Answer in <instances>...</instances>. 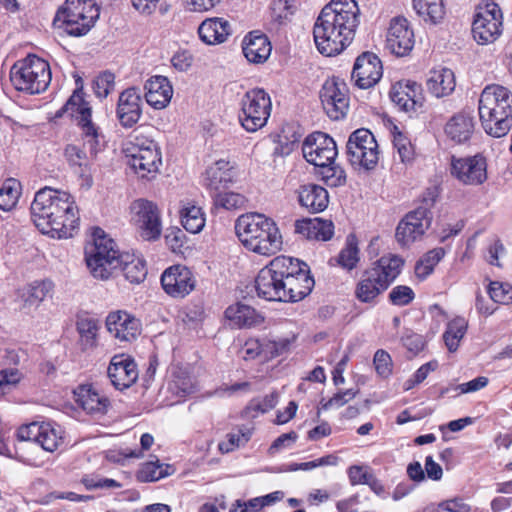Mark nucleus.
Returning a JSON list of instances; mask_svg holds the SVG:
<instances>
[{"instance_id": "nucleus-31", "label": "nucleus", "mask_w": 512, "mask_h": 512, "mask_svg": "<svg viewBox=\"0 0 512 512\" xmlns=\"http://www.w3.org/2000/svg\"><path fill=\"white\" fill-rule=\"evenodd\" d=\"M300 205L312 213L324 211L329 203V195L320 185L309 183L297 190Z\"/></svg>"}, {"instance_id": "nucleus-21", "label": "nucleus", "mask_w": 512, "mask_h": 512, "mask_svg": "<svg viewBox=\"0 0 512 512\" xmlns=\"http://www.w3.org/2000/svg\"><path fill=\"white\" fill-rule=\"evenodd\" d=\"M414 32L404 17H395L390 21L386 33L385 47L396 56H406L414 47Z\"/></svg>"}, {"instance_id": "nucleus-62", "label": "nucleus", "mask_w": 512, "mask_h": 512, "mask_svg": "<svg viewBox=\"0 0 512 512\" xmlns=\"http://www.w3.org/2000/svg\"><path fill=\"white\" fill-rule=\"evenodd\" d=\"M394 147L402 163H407L412 159L413 149L410 142L401 134L394 137Z\"/></svg>"}, {"instance_id": "nucleus-33", "label": "nucleus", "mask_w": 512, "mask_h": 512, "mask_svg": "<svg viewBox=\"0 0 512 512\" xmlns=\"http://www.w3.org/2000/svg\"><path fill=\"white\" fill-rule=\"evenodd\" d=\"M445 134L455 143L468 141L474 132V119L469 113L459 112L453 115L445 125Z\"/></svg>"}, {"instance_id": "nucleus-46", "label": "nucleus", "mask_w": 512, "mask_h": 512, "mask_svg": "<svg viewBox=\"0 0 512 512\" xmlns=\"http://www.w3.org/2000/svg\"><path fill=\"white\" fill-rule=\"evenodd\" d=\"M174 473L173 466L169 464L160 463L159 460L150 461L143 464L140 472L139 478L143 481H158L166 476H169Z\"/></svg>"}, {"instance_id": "nucleus-58", "label": "nucleus", "mask_w": 512, "mask_h": 512, "mask_svg": "<svg viewBox=\"0 0 512 512\" xmlns=\"http://www.w3.org/2000/svg\"><path fill=\"white\" fill-rule=\"evenodd\" d=\"M374 366L381 377H388L392 372L391 356L384 350H377L374 355Z\"/></svg>"}, {"instance_id": "nucleus-16", "label": "nucleus", "mask_w": 512, "mask_h": 512, "mask_svg": "<svg viewBox=\"0 0 512 512\" xmlns=\"http://www.w3.org/2000/svg\"><path fill=\"white\" fill-rule=\"evenodd\" d=\"M320 99L332 120H339L346 115L349 107L348 88L342 79L326 80L320 91Z\"/></svg>"}, {"instance_id": "nucleus-63", "label": "nucleus", "mask_w": 512, "mask_h": 512, "mask_svg": "<svg viewBox=\"0 0 512 512\" xmlns=\"http://www.w3.org/2000/svg\"><path fill=\"white\" fill-rule=\"evenodd\" d=\"M297 438H298V435L294 431L280 435L271 444V446L269 448V453L271 455H274L277 452H279L280 450H282L283 448L291 446L297 440Z\"/></svg>"}, {"instance_id": "nucleus-4", "label": "nucleus", "mask_w": 512, "mask_h": 512, "mask_svg": "<svg viewBox=\"0 0 512 512\" xmlns=\"http://www.w3.org/2000/svg\"><path fill=\"white\" fill-rule=\"evenodd\" d=\"M481 127L491 137L501 138L512 128V92L501 85L486 86L479 98Z\"/></svg>"}, {"instance_id": "nucleus-32", "label": "nucleus", "mask_w": 512, "mask_h": 512, "mask_svg": "<svg viewBox=\"0 0 512 512\" xmlns=\"http://www.w3.org/2000/svg\"><path fill=\"white\" fill-rule=\"evenodd\" d=\"M333 223L320 218L302 219L295 222V233L308 240L327 241L334 234Z\"/></svg>"}, {"instance_id": "nucleus-13", "label": "nucleus", "mask_w": 512, "mask_h": 512, "mask_svg": "<svg viewBox=\"0 0 512 512\" xmlns=\"http://www.w3.org/2000/svg\"><path fill=\"white\" fill-rule=\"evenodd\" d=\"M19 442L39 445L47 452H54L64 444V430L54 422H32L22 425L16 432Z\"/></svg>"}, {"instance_id": "nucleus-11", "label": "nucleus", "mask_w": 512, "mask_h": 512, "mask_svg": "<svg viewBox=\"0 0 512 512\" xmlns=\"http://www.w3.org/2000/svg\"><path fill=\"white\" fill-rule=\"evenodd\" d=\"M347 156L350 164L365 170H373L379 161L378 143L368 129H357L347 141Z\"/></svg>"}, {"instance_id": "nucleus-10", "label": "nucleus", "mask_w": 512, "mask_h": 512, "mask_svg": "<svg viewBox=\"0 0 512 512\" xmlns=\"http://www.w3.org/2000/svg\"><path fill=\"white\" fill-rule=\"evenodd\" d=\"M272 109L271 98L263 89L247 91L240 101L239 120L248 132L264 127Z\"/></svg>"}, {"instance_id": "nucleus-60", "label": "nucleus", "mask_w": 512, "mask_h": 512, "mask_svg": "<svg viewBox=\"0 0 512 512\" xmlns=\"http://www.w3.org/2000/svg\"><path fill=\"white\" fill-rule=\"evenodd\" d=\"M349 481L351 485H365L369 480L372 472L364 466L361 465H352L347 470Z\"/></svg>"}, {"instance_id": "nucleus-27", "label": "nucleus", "mask_w": 512, "mask_h": 512, "mask_svg": "<svg viewBox=\"0 0 512 512\" xmlns=\"http://www.w3.org/2000/svg\"><path fill=\"white\" fill-rule=\"evenodd\" d=\"M108 377L118 390L129 388L138 378L137 365L129 356L115 355L107 370Z\"/></svg>"}, {"instance_id": "nucleus-40", "label": "nucleus", "mask_w": 512, "mask_h": 512, "mask_svg": "<svg viewBox=\"0 0 512 512\" xmlns=\"http://www.w3.org/2000/svg\"><path fill=\"white\" fill-rule=\"evenodd\" d=\"M124 277L131 283L142 282L147 274L144 261L135 255L121 254V265L118 268Z\"/></svg>"}, {"instance_id": "nucleus-44", "label": "nucleus", "mask_w": 512, "mask_h": 512, "mask_svg": "<svg viewBox=\"0 0 512 512\" xmlns=\"http://www.w3.org/2000/svg\"><path fill=\"white\" fill-rule=\"evenodd\" d=\"M271 23L276 27L286 25L296 11L295 0H274L271 4Z\"/></svg>"}, {"instance_id": "nucleus-2", "label": "nucleus", "mask_w": 512, "mask_h": 512, "mask_svg": "<svg viewBox=\"0 0 512 512\" xmlns=\"http://www.w3.org/2000/svg\"><path fill=\"white\" fill-rule=\"evenodd\" d=\"M31 218L37 229L52 238L67 239L79 226V212L68 192L44 187L31 203Z\"/></svg>"}, {"instance_id": "nucleus-1", "label": "nucleus", "mask_w": 512, "mask_h": 512, "mask_svg": "<svg viewBox=\"0 0 512 512\" xmlns=\"http://www.w3.org/2000/svg\"><path fill=\"white\" fill-rule=\"evenodd\" d=\"M359 22L360 9L355 0H331L314 23L318 51L326 56L341 53L353 41Z\"/></svg>"}, {"instance_id": "nucleus-35", "label": "nucleus", "mask_w": 512, "mask_h": 512, "mask_svg": "<svg viewBox=\"0 0 512 512\" xmlns=\"http://www.w3.org/2000/svg\"><path fill=\"white\" fill-rule=\"evenodd\" d=\"M243 53L252 63H263L271 54V44L265 35L250 33L244 38Z\"/></svg>"}, {"instance_id": "nucleus-8", "label": "nucleus", "mask_w": 512, "mask_h": 512, "mask_svg": "<svg viewBox=\"0 0 512 512\" xmlns=\"http://www.w3.org/2000/svg\"><path fill=\"white\" fill-rule=\"evenodd\" d=\"M14 88L28 94L44 92L51 82L49 63L36 55L17 61L10 70Z\"/></svg>"}, {"instance_id": "nucleus-15", "label": "nucleus", "mask_w": 512, "mask_h": 512, "mask_svg": "<svg viewBox=\"0 0 512 512\" xmlns=\"http://www.w3.org/2000/svg\"><path fill=\"white\" fill-rule=\"evenodd\" d=\"M502 12L495 3L486 4L477 12L472 25L475 41L480 45L493 43L502 34Z\"/></svg>"}, {"instance_id": "nucleus-22", "label": "nucleus", "mask_w": 512, "mask_h": 512, "mask_svg": "<svg viewBox=\"0 0 512 512\" xmlns=\"http://www.w3.org/2000/svg\"><path fill=\"white\" fill-rule=\"evenodd\" d=\"M487 165L484 157L451 159V174L464 185H480L487 179Z\"/></svg>"}, {"instance_id": "nucleus-39", "label": "nucleus", "mask_w": 512, "mask_h": 512, "mask_svg": "<svg viewBox=\"0 0 512 512\" xmlns=\"http://www.w3.org/2000/svg\"><path fill=\"white\" fill-rule=\"evenodd\" d=\"M78 404L88 413H104L109 401L90 387H81L75 393Z\"/></svg>"}, {"instance_id": "nucleus-48", "label": "nucleus", "mask_w": 512, "mask_h": 512, "mask_svg": "<svg viewBox=\"0 0 512 512\" xmlns=\"http://www.w3.org/2000/svg\"><path fill=\"white\" fill-rule=\"evenodd\" d=\"M360 260L359 249L353 236L347 238L346 246L340 251L335 261L344 269L352 270Z\"/></svg>"}, {"instance_id": "nucleus-18", "label": "nucleus", "mask_w": 512, "mask_h": 512, "mask_svg": "<svg viewBox=\"0 0 512 512\" xmlns=\"http://www.w3.org/2000/svg\"><path fill=\"white\" fill-rule=\"evenodd\" d=\"M302 152L307 162L317 167L332 163L337 156V147L332 137L318 131L306 137Z\"/></svg>"}, {"instance_id": "nucleus-53", "label": "nucleus", "mask_w": 512, "mask_h": 512, "mask_svg": "<svg viewBox=\"0 0 512 512\" xmlns=\"http://www.w3.org/2000/svg\"><path fill=\"white\" fill-rule=\"evenodd\" d=\"M152 148H160L158 144L141 130H135L131 137L126 154L143 153Z\"/></svg>"}, {"instance_id": "nucleus-45", "label": "nucleus", "mask_w": 512, "mask_h": 512, "mask_svg": "<svg viewBox=\"0 0 512 512\" xmlns=\"http://www.w3.org/2000/svg\"><path fill=\"white\" fill-rule=\"evenodd\" d=\"M54 284L50 280L35 281L30 284L26 290L25 305L37 306L46 297L51 296L53 293Z\"/></svg>"}, {"instance_id": "nucleus-49", "label": "nucleus", "mask_w": 512, "mask_h": 512, "mask_svg": "<svg viewBox=\"0 0 512 512\" xmlns=\"http://www.w3.org/2000/svg\"><path fill=\"white\" fill-rule=\"evenodd\" d=\"M216 207L226 210H237L245 207L247 199L243 194L237 192H218L213 196Z\"/></svg>"}, {"instance_id": "nucleus-26", "label": "nucleus", "mask_w": 512, "mask_h": 512, "mask_svg": "<svg viewBox=\"0 0 512 512\" xmlns=\"http://www.w3.org/2000/svg\"><path fill=\"white\" fill-rule=\"evenodd\" d=\"M390 98L405 112L416 111L424 102L421 85L409 80L395 83L390 90Z\"/></svg>"}, {"instance_id": "nucleus-25", "label": "nucleus", "mask_w": 512, "mask_h": 512, "mask_svg": "<svg viewBox=\"0 0 512 512\" xmlns=\"http://www.w3.org/2000/svg\"><path fill=\"white\" fill-rule=\"evenodd\" d=\"M106 326L111 335L120 342H132L141 333V323L132 314L118 310L109 313Z\"/></svg>"}, {"instance_id": "nucleus-6", "label": "nucleus", "mask_w": 512, "mask_h": 512, "mask_svg": "<svg viewBox=\"0 0 512 512\" xmlns=\"http://www.w3.org/2000/svg\"><path fill=\"white\" fill-rule=\"evenodd\" d=\"M403 260L397 255L382 256L366 269L357 283L355 295L363 303H372L399 276Z\"/></svg>"}, {"instance_id": "nucleus-28", "label": "nucleus", "mask_w": 512, "mask_h": 512, "mask_svg": "<svg viewBox=\"0 0 512 512\" xmlns=\"http://www.w3.org/2000/svg\"><path fill=\"white\" fill-rule=\"evenodd\" d=\"M146 102L154 109L161 110L168 106L173 96V87L165 76L150 77L144 86Z\"/></svg>"}, {"instance_id": "nucleus-52", "label": "nucleus", "mask_w": 512, "mask_h": 512, "mask_svg": "<svg viewBox=\"0 0 512 512\" xmlns=\"http://www.w3.org/2000/svg\"><path fill=\"white\" fill-rule=\"evenodd\" d=\"M77 329L84 349L94 347L98 332L96 321L91 319H82L77 323Z\"/></svg>"}, {"instance_id": "nucleus-37", "label": "nucleus", "mask_w": 512, "mask_h": 512, "mask_svg": "<svg viewBox=\"0 0 512 512\" xmlns=\"http://www.w3.org/2000/svg\"><path fill=\"white\" fill-rule=\"evenodd\" d=\"M233 177L234 171L230 163L225 160H219L207 168L204 184L208 189L218 191L232 182Z\"/></svg>"}, {"instance_id": "nucleus-51", "label": "nucleus", "mask_w": 512, "mask_h": 512, "mask_svg": "<svg viewBox=\"0 0 512 512\" xmlns=\"http://www.w3.org/2000/svg\"><path fill=\"white\" fill-rule=\"evenodd\" d=\"M324 182L332 187H337L342 185L345 182V172L344 170L335 164V160L330 164H324L323 166H318Z\"/></svg>"}, {"instance_id": "nucleus-24", "label": "nucleus", "mask_w": 512, "mask_h": 512, "mask_svg": "<svg viewBox=\"0 0 512 512\" xmlns=\"http://www.w3.org/2000/svg\"><path fill=\"white\" fill-rule=\"evenodd\" d=\"M142 93L137 87L123 90L118 98L116 116L124 128H132L142 116Z\"/></svg>"}, {"instance_id": "nucleus-42", "label": "nucleus", "mask_w": 512, "mask_h": 512, "mask_svg": "<svg viewBox=\"0 0 512 512\" xmlns=\"http://www.w3.org/2000/svg\"><path fill=\"white\" fill-rule=\"evenodd\" d=\"M195 380L185 367L177 366L172 371L171 390L179 395L186 396L195 391Z\"/></svg>"}, {"instance_id": "nucleus-29", "label": "nucleus", "mask_w": 512, "mask_h": 512, "mask_svg": "<svg viewBox=\"0 0 512 512\" xmlns=\"http://www.w3.org/2000/svg\"><path fill=\"white\" fill-rule=\"evenodd\" d=\"M129 166L142 178L154 177L162 164L160 148H150L143 153L126 154Z\"/></svg>"}, {"instance_id": "nucleus-19", "label": "nucleus", "mask_w": 512, "mask_h": 512, "mask_svg": "<svg viewBox=\"0 0 512 512\" xmlns=\"http://www.w3.org/2000/svg\"><path fill=\"white\" fill-rule=\"evenodd\" d=\"M432 213L427 207H417L409 212L398 224L396 239L402 246H409L420 239L430 227Z\"/></svg>"}, {"instance_id": "nucleus-64", "label": "nucleus", "mask_w": 512, "mask_h": 512, "mask_svg": "<svg viewBox=\"0 0 512 512\" xmlns=\"http://www.w3.org/2000/svg\"><path fill=\"white\" fill-rule=\"evenodd\" d=\"M193 62L192 54L187 50L176 52L171 58V63L178 71H187Z\"/></svg>"}, {"instance_id": "nucleus-56", "label": "nucleus", "mask_w": 512, "mask_h": 512, "mask_svg": "<svg viewBox=\"0 0 512 512\" xmlns=\"http://www.w3.org/2000/svg\"><path fill=\"white\" fill-rule=\"evenodd\" d=\"M489 295L496 303L509 304L512 302V286L501 282H491L489 285Z\"/></svg>"}, {"instance_id": "nucleus-43", "label": "nucleus", "mask_w": 512, "mask_h": 512, "mask_svg": "<svg viewBox=\"0 0 512 512\" xmlns=\"http://www.w3.org/2000/svg\"><path fill=\"white\" fill-rule=\"evenodd\" d=\"M467 327L468 323L462 317H456L448 323L443 338L450 352H455L458 349L461 339L466 334Z\"/></svg>"}, {"instance_id": "nucleus-14", "label": "nucleus", "mask_w": 512, "mask_h": 512, "mask_svg": "<svg viewBox=\"0 0 512 512\" xmlns=\"http://www.w3.org/2000/svg\"><path fill=\"white\" fill-rule=\"evenodd\" d=\"M286 256H278L263 267L255 279L257 295L268 301H280L285 295V284L283 273L286 269Z\"/></svg>"}, {"instance_id": "nucleus-23", "label": "nucleus", "mask_w": 512, "mask_h": 512, "mask_svg": "<svg viewBox=\"0 0 512 512\" xmlns=\"http://www.w3.org/2000/svg\"><path fill=\"white\" fill-rule=\"evenodd\" d=\"M383 75L379 57L372 52H364L356 58L352 70V79L360 89H369L376 85Z\"/></svg>"}, {"instance_id": "nucleus-59", "label": "nucleus", "mask_w": 512, "mask_h": 512, "mask_svg": "<svg viewBox=\"0 0 512 512\" xmlns=\"http://www.w3.org/2000/svg\"><path fill=\"white\" fill-rule=\"evenodd\" d=\"M358 391L353 389H346L344 391H340L336 393L333 397H331L327 402L322 403V409L328 410L331 408H340L350 400L355 398Z\"/></svg>"}, {"instance_id": "nucleus-41", "label": "nucleus", "mask_w": 512, "mask_h": 512, "mask_svg": "<svg viewBox=\"0 0 512 512\" xmlns=\"http://www.w3.org/2000/svg\"><path fill=\"white\" fill-rule=\"evenodd\" d=\"M181 223L184 229L192 234L199 233L205 226V217L202 209L187 203L181 209Z\"/></svg>"}, {"instance_id": "nucleus-5", "label": "nucleus", "mask_w": 512, "mask_h": 512, "mask_svg": "<svg viewBox=\"0 0 512 512\" xmlns=\"http://www.w3.org/2000/svg\"><path fill=\"white\" fill-rule=\"evenodd\" d=\"M236 234L241 243L259 255L270 256L282 248V235L276 223L260 213H246L235 223Z\"/></svg>"}, {"instance_id": "nucleus-20", "label": "nucleus", "mask_w": 512, "mask_h": 512, "mask_svg": "<svg viewBox=\"0 0 512 512\" xmlns=\"http://www.w3.org/2000/svg\"><path fill=\"white\" fill-rule=\"evenodd\" d=\"M161 285L171 297L184 298L195 289L196 279L186 266L173 265L163 272Z\"/></svg>"}, {"instance_id": "nucleus-9", "label": "nucleus", "mask_w": 512, "mask_h": 512, "mask_svg": "<svg viewBox=\"0 0 512 512\" xmlns=\"http://www.w3.org/2000/svg\"><path fill=\"white\" fill-rule=\"evenodd\" d=\"M99 17V9L94 0H66L55 16V23H60L70 36H83L93 27Z\"/></svg>"}, {"instance_id": "nucleus-57", "label": "nucleus", "mask_w": 512, "mask_h": 512, "mask_svg": "<svg viewBox=\"0 0 512 512\" xmlns=\"http://www.w3.org/2000/svg\"><path fill=\"white\" fill-rule=\"evenodd\" d=\"M415 298V293L411 287L398 285L392 288L389 293V301L395 306H406Z\"/></svg>"}, {"instance_id": "nucleus-30", "label": "nucleus", "mask_w": 512, "mask_h": 512, "mask_svg": "<svg viewBox=\"0 0 512 512\" xmlns=\"http://www.w3.org/2000/svg\"><path fill=\"white\" fill-rule=\"evenodd\" d=\"M198 35L207 45L222 44L231 35V24L221 17L207 18L199 25Z\"/></svg>"}, {"instance_id": "nucleus-55", "label": "nucleus", "mask_w": 512, "mask_h": 512, "mask_svg": "<svg viewBox=\"0 0 512 512\" xmlns=\"http://www.w3.org/2000/svg\"><path fill=\"white\" fill-rule=\"evenodd\" d=\"M115 76L109 71H105L96 77L93 84V89L97 97L106 98L109 93L114 89Z\"/></svg>"}, {"instance_id": "nucleus-61", "label": "nucleus", "mask_w": 512, "mask_h": 512, "mask_svg": "<svg viewBox=\"0 0 512 512\" xmlns=\"http://www.w3.org/2000/svg\"><path fill=\"white\" fill-rule=\"evenodd\" d=\"M221 0H183L186 10L195 13H203L211 11Z\"/></svg>"}, {"instance_id": "nucleus-17", "label": "nucleus", "mask_w": 512, "mask_h": 512, "mask_svg": "<svg viewBox=\"0 0 512 512\" xmlns=\"http://www.w3.org/2000/svg\"><path fill=\"white\" fill-rule=\"evenodd\" d=\"M132 220L145 240H156L160 237L162 226L157 206L148 200L138 199L131 205Z\"/></svg>"}, {"instance_id": "nucleus-12", "label": "nucleus", "mask_w": 512, "mask_h": 512, "mask_svg": "<svg viewBox=\"0 0 512 512\" xmlns=\"http://www.w3.org/2000/svg\"><path fill=\"white\" fill-rule=\"evenodd\" d=\"M284 268L286 271L283 275V282L286 297H282V302H297L304 299L310 294L315 284L307 264L286 256Z\"/></svg>"}, {"instance_id": "nucleus-36", "label": "nucleus", "mask_w": 512, "mask_h": 512, "mask_svg": "<svg viewBox=\"0 0 512 512\" xmlns=\"http://www.w3.org/2000/svg\"><path fill=\"white\" fill-rule=\"evenodd\" d=\"M225 317L231 325L238 328L252 327L263 322V318L254 308L242 303L230 305L225 311Z\"/></svg>"}, {"instance_id": "nucleus-38", "label": "nucleus", "mask_w": 512, "mask_h": 512, "mask_svg": "<svg viewBox=\"0 0 512 512\" xmlns=\"http://www.w3.org/2000/svg\"><path fill=\"white\" fill-rule=\"evenodd\" d=\"M413 9L426 23L438 24L445 16L443 0H412Z\"/></svg>"}, {"instance_id": "nucleus-50", "label": "nucleus", "mask_w": 512, "mask_h": 512, "mask_svg": "<svg viewBox=\"0 0 512 512\" xmlns=\"http://www.w3.org/2000/svg\"><path fill=\"white\" fill-rule=\"evenodd\" d=\"M19 196V183L15 180L7 181L0 188V209L3 211L12 210L18 202Z\"/></svg>"}, {"instance_id": "nucleus-3", "label": "nucleus", "mask_w": 512, "mask_h": 512, "mask_svg": "<svg viewBox=\"0 0 512 512\" xmlns=\"http://www.w3.org/2000/svg\"><path fill=\"white\" fill-rule=\"evenodd\" d=\"M65 112H70L71 116L76 118L83 136L82 146L74 144L66 146L64 151L66 160L72 168L92 164L100 150V134L98 127L92 122L91 107L84 99L82 88H77L73 92L58 115L61 116Z\"/></svg>"}, {"instance_id": "nucleus-54", "label": "nucleus", "mask_w": 512, "mask_h": 512, "mask_svg": "<svg viewBox=\"0 0 512 512\" xmlns=\"http://www.w3.org/2000/svg\"><path fill=\"white\" fill-rule=\"evenodd\" d=\"M261 340V353L264 360H268L278 356L288 346L285 339L277 340L275 338L263 337Z\"/></svg>"}, {"instance_id": "nucleus-7", "label": "nucleus", "mask_w": 512, "mask_h": 512, "mask_svg": "<svg viewBox=\"0 0 512 512\" xmlns=\"http://www.w3.org/2000/svg\"><path fill=\"white\" fill-rule=\"evenodd\" d=\"M85 261L91 275L107 280L121 265V254L113 239L102 229L96 228L91 242L85 246Z\"/></svg>"}, {"instance_id": "nucleus-47", "label": "nucleus", "mask_w": 512, "mask_h": 512, "mask_svg": "<svg viewBox=\"0 0 512 512\" xmlns=\"http://www.w3.org/2000/svg\"><path fill=\"white\" fill-rule=\"evenodd\" d=\"M252 436V429L246 426L239 427L227 435V440L219 443L218 448L222 453H229L236 448L244 446Z\"/></svg>"}, {"instance_id": "nucleus-34", "label": "nucleus", "mask_w": 512, "mask_h": 512, "mask_svg": "<svg viewBox=\"0 0 512 512\" xmlns=\"http://www.w3.org/2000/svg\"><path fill=\"white\" fill-rule=\"evenodd\" d=\"M427 89L436 98L450 95L455 89V75L451 69L438 68L429 72Z\"/></svg>"}]
</instances>
